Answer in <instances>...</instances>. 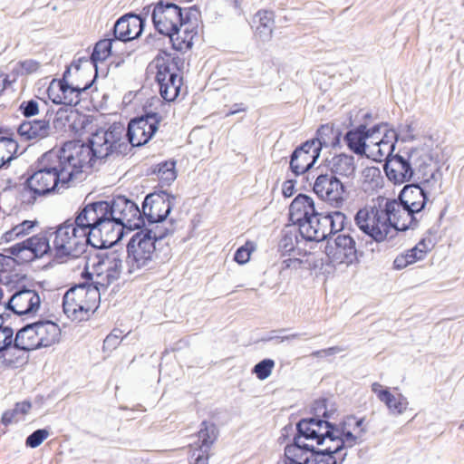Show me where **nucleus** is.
Returning <instances> with one entry per match:
<instances>
[{
	"label": "nucleus",
	"instance_id": "obj_28",
	"mask_svg": "<svg viewBox=\"0 0 464 464\" xmlns=\"http://www.w3.org/2000/svg\"><path fill=\"white\" fill-rule=\"evenodd\" d=\"M324 166L330 171L328 174L347 179H353L356 170L354 157L345 153L336 154L331 159H326Z\"/></svg>",
	"mask_w": 464,
	"mask_h": 464
},
{
	"label": "nucleus",
	"instance_id": "obj_41",
	"mask_svg": "<svg viewBox=\"0 0 464 464\" xmlns=\"http://www.w3.org/2000/svg\"><path fill=\"white\" fill-rule=\"evenodd\" d=\"M329 227L332 235L347 230L349 233L353 232L351 221H348L346 215L339 210L326 212Z\"/></svg>",
	"mask_w": 464,
	"mask_h": 464
},
{
	"label": "nucleus",
	"instance_id": "obj_17",
	"mask_svg": "<svg viewBox=\"0 0 464 464\" xmlns=\"http://www.w3.org/2000/svg\"><path fill=\"white\" fill-rule=\"evenodd\" d=\"M326 428L330 429L329 441L335 443V446H326L324 448L325 452L333 459H337V464H342L346 459L347 453L344 452L341 457H338V455L341 454L344 449L352 448L356 445L361 435L353 434L351 430L346 429L347 425L343 422L337 425L330 421V423H326Z\"/></svg>",
	"mask_w": 464,
	"mask_h": 464
},
{
	"label": "nucleus",
	"instance_id": "obj_40",
	"mask_svg": "<svg viewBox=\"0 0 464 464\" xmlns=\"http://www.w3.org/2000/svg\"><path fill=\"white\" fill-rule=\"evenodd\" d=\"M95 81L96 78L93 77V79L86 82L83 87L73 86L68 82V88L61 92V104L66 106H76L81 101V94L85 91L89 90Z\"/></svg>",
	"mask_w": 464,
	"mask_h": 464
},
{
	"label": "nucleus",
	"instance_id": "obj_45",
	"mask_svg": "<svg viewBox=\"0 0 464 464\" xmlns=\"http://www.w3.org/2000/svg\"><path fill=\"white\" fill-rule=\"evenodd\" d=\"M96 273L95 282H92L91 284V296L90 299H93V301L100 300L101 292H105L109 285L112 283H109L107 274L103 269H99V271H94Z\"/></svg>",
	"mask_w": 464,
	"mask_h": 464
},
{
	"label": "nucleus",
	"instance_id": "obj_24",
	"mask_svg": "<svg viewBox=\"0 0 464 464\" xmlns=\"http://www.w3.org/2000/svg\"><path fill=\"white\" fill-rule=\"evenodd\" d=\"M110 32L118 41L127 43L142 34V22L135 20L132 13H127L116 20Z\"/></svg>",
	"mask_w": 464,
	"mask_h": 464
},
{
	"label": "nucleus",
	"instance_id": "obj_8",
	"mask_svg": "<svg viewBox=\"0 0 464 464\" xmlns=\"http://www.w3.org/2000/svg\"><path fill=\"white\" fill-rule=\"evenodd\" d=\"M277 464H337V459L328 455L324 449H316L314 444L293 439L285 445Z\"/></svg>",
	"mask_w": 464,
	"mask_h": 464
},
{
	"label": "nucleus",
	"instance_id": "obj_4",
	"mask_svg": "<svg viewBox=\"0 0 464 464\" xmlns=\"http://www.w3.org/2000/svg\"><path fill=\"white\" fill-rule=\"evenodd\" d=\"M66 144L82 165V169H92L97 160H102L111 155H126L130 150L125 126L121 122H113L108 127H101L92 131L86 142L69 140Z\"/></svg>",
	"mask_w": 464,
	"mask_h": 464
},
{
	"label": "nucleus",
	"instance_id": "obj_3",
	"mask_svg": "<svg viewBox=\"0 0 464 464\" xmlns=\"http://www.w3.org/2000/svg\"><path fill=\"white\" fill-rule=\"evenodd\" d=\"M83 169L65 143L44 152L27 170L28 182L44 196L53 193L59 187L67 188L69 183Z\"/></svg>",
	"mask_w": 464,
	"mask_h": 464
},
{
	"label": "nucleus",
	"instance_id": "obj_13",
	"mask_svg": "<svg viewBox=\"0 0 464 464\" xmlns=\"http://www.w3.org/2000/svg\"><path fill=\"white\" fill-rule=\"evenodd\" d=\"M176 202V196L166 190L148 194L142 202V218L145 224L164 223Z\"/></svg>",
	"mask_w": 464,
	"mask_h": 464
},
{
	"label": "nucleus",
	"instance_id": "obj_1",
	"mask_svg": "<svg viewBox=\"0 0 464 464\" xmlns=\"http://www.w3.org/2000/svg\"><path fill=\"white\" fill-rule=\"evenodd\" d=\"M52 230L53 228H49L26 238L43 237L47 241L49 248L41 256L34 258L29 263L52 253H53V260L63 263L70 258L74 259L82 255L86 256L91 246H100V242L103 241V235L101 234V228L96 226L88 204L80 208L73 218L66 219L53 231Z\"/></svg>",
	"mask_w": 464,
	"mask_h": 464
},
{
	"label": "nucleus",
	"instance_id": "obj_61",
	"mask_svg": "<svg viewBox=\"0 0 464 464\" xmlns=\"http://www.w3.org/2000/svg\"><path fill=\"white\" fill-rule=\"evenodd\" d=\"M200 14V11L197 5L189 7L186 13L183 12V19L181 21V26L187 24L191 21L192 18L197 19Z\"/></svg>",
	"mask_w": 464,
	"mask_h": 464
},
{
	"label": "nucleus",
	"instance_id": "obj_63",
	"mask_svg": "<svg viewBox=\"0 0 464 464\" xmlns=\"http://www.w3.org/2000/svg\"><path fill=\"white\" fill-rule=\"evenodd\" d=\"M36 224L37 221L24 220L22 223L16 225L15 227L17 228L18 233L23 237L27 235Z\"/></svg>",
	"mask_w": 464,
	"mask_h": 464
},
{
	"label": "nucleus",
	"instance_id": "obj_51",
	"mask_svg": "<svg viewBox=\"0 0 464 464\" xmlns=\"http://www.w3.org/2000/svg\"><path fill=\"white\" fill-rule=\"evenodd\" d=\"M254 249L253 244L246 242L244 246H241L236 250L234 260L239 265H245L249 261L250 255Z\"/></svg>",
	"mask_w": 464,
	"mask_h": 464
},
{
	"label": "nucleus",
	"instance_id": "obj_16",
	"mask_svg": "<svg viewBox=\"0 0 464 464\" xmlns=\"http://www.w3.org/2000/svg\"><path fill=\"white\" fill-rule=\"evenodd\" d=\"M41 307L38 292L25 285H18L10 299L5 303V310L19 316L34 317Z\"/></svg>",
	"mask_w": 464,
	"mask_h": 464
},
{
	"label": "nucleus",
	"instance_id": "obj_26",
	"mask_svg": "<svg viewBox=\"0 0 464 464\" xmlns=\"http://www.w3.org/2000/svg\"><path fill=\"white\" fill-rule=\"evenodd\" d=\"M380 218L382 222V225L385 230L388 231V235L391 230H396L397 221L401 218V212L405 213L404 204L401 199H387L382 198L381 201H379V208H376Z\"/></svg>",
	"mask_w": 464,
	"mask_h": 464
},
{
	"label": "nucleus",
	"instance_id": "obj_21",
	"mask_svg": "<svg viewBox=\"0 0 464 464\" xmlns=\"http://www.w3.org/2000/svg\"><path fill=\"white\" fill-rule=\"evenodd\" d=\"M329 420L323 419L303 418L295 425V434L293 439L300 442L305 440L315 441L316 445H324L325 440H329L330 429L326 428Z\"/></svg>",
	"mask_w": 464,
	"mask_h": 464
},
{
	"label": "nucleus",
	"instance_id": "obj_14",
	"mask_svg": "<svg viewBox=\"0 0 464 464\" xmlns=\"http://www.w3.org/2000/svg\"><path fill=\"white\" fill-rule=\"evenodd\" d=\"M313 190L319 198L336 208L343 205L349 194L345 184L338 177L328 173L317 176Z\"/></svg>",
	"mask_w": 464,
	"mask_h": 464
},
{
	"label": "nucleus",
	"instance_id": "obj_22",
	"mask_svg": "<svg viewBox=\"0 0 464 464\" xmlns=\"http://www.w3.org/2000/svg\"><path fill=\"white\" fill-rule=\"evenodd\" d=\"M198 445L190 450L189 464H208L209 450L218 438L214 423L203 420L198 432Z\"/></svg>",
	"mask_w": 464,
	"mask_h": 464
},
{
	"label": "nucleus",
	"instance_id": "obj_34",
	"mask_svg": "<svg viewBox=\"0 0 464 464\" xmlns=\"http://www.w3.org/2000/svg\"><path fill=\"white\" fill-rule=\"evenodd\" d=\"M175 222L176 221L173 218H170L169 227H163L161 225L162 223H155L151 226L145 224L144 227L138 228L137 231L143 232V236H147V237L150 238V241H152V244L157 246V244L160 245L161 241L165 237L174 233Z\"/></svg>",
	"mask_w": 464,
	"mask_h": 464
},
{
	"label": "nucleus",
	"instance_id": "obj_39",
	"mask_svg": "<svg viewBox=\"0 0 464 464\" xmlns=\"http://www.w3.org/2000/svg\"><path fill=\"white\" fill-rule=\"evenodd\" d=\"M13 132L10 130L0 128V148L2 155H5L7 163H10L17 154L19 145L13 138Z\"/></svg>",
	"mask_w": 464,
	"mask_h": 464
},
{
	"label": "nucleus",
	"instance_id": "obj_7",
	"mask_svg": "<svg viewBox=\"0 0 464 464\" xmlns=\"http://www.w3.org/2000/svg\"><path fill=\"white\" fill-rule=\"evenodd\" d=\"M112 246H92L84 256V258H87V266H92L94 271L103 269L109 283L117 281L121 274L126 275V266L123 265L121 254L116 250H108Z\"/></svg>",
	"mask_w": 464,
	"mask_h": 464
},
{
	"label": "nucleus",
	"instance_id": "obj_2",
	"mask_svg": "<svg viewBox=\"0 0 464 464\" xmlns=\"http://www.w3.org/2000/svg\"><path fill=\"white\" fill-rule=\"evenodd\" d=\"M101 234L105 233L100 246H115L124 237V230L144 227L142 208L124 195H114L111 200L88 203Z\"/></svg>",
	"mask_w": 464,
	"mask_h": 464
},
{
	"label": "nucleus",
	"instance_id": "obj_23",
	"mask_svg": "<svg viewBox=\"0 0 464 464\" xmlns=\"http://www.w3.org/2000/svg\"><path fill=\"white\" fill-rule=\"evenodd\" d=\"M298 231L306 241H328V238L332 236V230L329 227L326 212L317 210L307 222L300 225Z\"/></svg>",
	"mask_w": 464,
	"mask_h": 464
},
{
	"label": "nucleus",
	"instance_id": "obj_60",
	"mask_svg": "<svg viewBox=\"0 0 464 464\" xmlns=\"http://www.w3.org/2000/svg\"><path fill=\"white\" fill-rule=\"evenodd\" d=\"M20 66L24 72L33 73L39 69L40 63L35 60L28 59L20 62Z\"/></svg>",
	"mask_w": 464,
	"mask_h": 464
},
{
	"label": "nucleus",
	"instance_id": "obj_10",
	"mask_svg": "<svg viewBox=\"0 0 464 464\" xmlns=\"http://www.w3.org/2000/svg\"><path fill=\"white\" fill-rule=\"evenodd\" d=\"M87 264L84 270L82 272L81 276L82 282L70 287L63 297V308L64 314L73 320L82 321L81 316L82 314H87L91 307L82 304V298L91 296V284L95 282L93 280V274L88 271Z\"/></svg>",
	"mask_w": 464,
	"mask_h": 464
},
{
	"label": "nucleus",
	"instance_id": "obj_42",
	"mask_svg": "<svg viewBox=\"0 0 464 464\" xmlns=\"http://www.w3.org/2000/svg\"><path fill=\"white\" fill-rule=\"evenodd\" d=\"M181 27L182 26H179V29L176 32H169L168 34H161L164 36H168L169 38L171 46L176 51L188 50L192 47V39H193L192 31L189 32L188 29L186 28L184 30L185 36L181 37L179 35Z\"/></svg>",
	"mask_w": 464,
	"mask_h": 464
},
{
	"label": "nucleus",
	"instance_id": "obj_52",
	"mask_svg": "<svg viewBox=\"0 0 464 464\" xmlns=\"http://www.w3.org/2000/svg\"><path fill=\"white\" fill-rule=\"evenodd\" d=\"M396 131L399 135V139H401L402 142L413 141L416 140V137L413 134V121H406L405 124H400Z\"/></svg>",
	"mask_w": 464,
	"mask_h": 464
},
{
	"label": "nucleus",
	"instance_id": "obj_18",
	"mask_svg": "<svg viewBox=\"0 0 464 464\" xmlns=\"http://www.w3.org/2000/svg\"><path fill=\"white\" fill-rule=\"evenodd\" d=\"M324 252L332 262L351 265L358 260L354 237L349 233L339 234L333 242L326 243Z\"/></svg>",
	"mask_w": 464,
	"mask_h": 464
},
{
	"label": "nucleus",
	"instance_id": "obj_44",
	"mask_svg": "<svg viewBox=\"0 0 464 464\" xmlns=\"http://www.w3.org/2000/svg\"><path fill=\"white\" fill-rule=\"evenodd\" d=\"M295 241L297 242L296 231L292 230V226H288L282 231V237L278 242V251L283 256L290 255L295 250Z\"/></svg>",
	"mask_w": 464,
	"mask_h": 464
},
{
	"label": "nucleus",
	"instance_id": "obj_46",
	"mask_svg": "<svg viewBox=\"0 0 464 464\" xmlns=\"http://www.w3.org/2000/svg\"><path fill=\"white\" fill-rule=\"evenodd\" d=\"M9 314H0V334H3L4 339L2 340V344L0 345V355L4 353V352L7 351L12 346L14 347V329L9 325H3L4 322L9 317Z\"/></svg>",
	"mask_w": 464,
	"mask_h": 464
},
{
	"label": "nucleus",
	"instance_id": "obj_37",
	"mask_svg": "<svg viewBox=\"0 0 464 464\" xmlns=\"http://www.w3.org/2000/svg\"><path fill=\"white\" fill-rule=\"evenodd\" d=\"M398 140L399 135L394 129H385L382 139L375 143L376 154L385 158L394 155Z\"/></svg>",
	"mask_w": 464,
	"mask_h": 464
},
{
	"label": "nucleus",
	"instance_id": "obj_49",
	"mask_svg": "<svg viewBox=\"0 0 464 464\" xmlns=\"http://www.w3.org/2000/svg\"><path fill=\"white\" fill-rule=\"evenodd\" d=\"M311 413L313 414L310 419H323L328 420L332 413L327 410V400L320 398L315 400L311 407Z\"/></svg>",
	"mask_w": 464,
	"mask_h": 464
},
{
	"label": "nucleus",
	"instance_id": "obj_29",
	"mask_svg": "<svg viewBox=\"0 0 464 464\" xmlns=\"http://www.w3.org/2000/svg\"><path fill=\"white\" fill-rule=\"evenodd\" d=\"M343 132L340 128L335 127L334 124H324L317 130L315 137L309 140L314 141V148L318 149L319 153L323 148H340L341 138Z\"/></svg>",
	"mask_w": 464,
	"mask_h": 464
},
{
	"label": "nucleus",
	"instance_id": "obj_56",
	"mask_svg": "<svg viewBox=\"0 0 464 464\" xmlns=\"http://www.w3.org/2000/svg\"><path fill=\"white\" fill-rule=\"evenodd\" d=\"M364 422V418H357L353 415L347 416L345 420L343 421V423H345V425L352 426L353 425L354 429H360L359 435H362L366 432V430L362 427Z\"/></svg>",
	"mask_w": 464,
	"mask_h": 464
},
{
	"label": "nucleus",
	"instance_id": "obj_20",
	"mask_svg": "<svg viewBox=\"0 0 464 464\" xmlns=\"http://www.w3.org/2000/svg\"><path fill=\"white\" fill-rule=\"evenodd\" d=\"M314 140H306L297 146L290 155L289 169L296 177L308 172L320 157Z\"/></svg>",
	"mask_w": 464,
	"mask_h": 464
},
{
	"label": "nucleus",
	"instance_id": "obj_62",
	"mask_svg": "<svg viewBox=\"0 0 464 464\" xmlns=\"http://www.w3.org/2000/svg\"><path fill=\"white\" fill-rule=\"evenodd\" d=\"M296 180L290 179H286L282 186V193L285 198L292 197L295 192Z\"/></svg>",
	"mask_w": 464,
	"mask_h": 464
},
{
	"label": "nucleus",
	"instance_id": "obj_19",
	"mask_svg": "<svg viewBox=\"0 0 464 464\" xmlns=\"http://www.w3.org/2000/svg\"><path fill=\"white\" fill-rule=\"evenodd\" d=\"M436 183L432 180L430 184H424L422 176L418 177V181L407 184L399 193V199L402 201L405 207V213H420L422 211L428 202L427 188H431Z\"/></svg>",
	"mask_w": 464,
	"mask_h": 464
},
{
	"label": "nucleus",
	"instance_id": "obj_53",
	"mask_svg": "<svg viewBox=\"0 0 464 464\" xmlns=\"http://www.w3.org/2000/svg\"><path fill=\"white\" fill-rule=\"evenodd\" d=\"M18 111L24 117L30 118L39 113V104L34 99L24 101L20 103Z\"/></svg>",
	"mask_w": 464,
	"mask_h": 464
},
{
	"label": "nucleus",
	"instance_id": "obj_25",
	"mask_svg": "<svg viewBox=\"0 0 464 464\" xmlns=\"http://www.w3.org/2000/svg\"><path fill=\"white\" fill-rule=\"evenodd\" d=\"M316 211L314 199L306 194L300 193L289 206V220L300 228V225L307 222Z\"/></svg>",
	"mask_w": 464,
	"mask_h": 464
},
{
	"label": "nucleus",
	"instance_id": "obj_58",
	"mask_svg": "<svg viewBox=\"0 0 464 464\" xmlns=\"http://www.w3.org/2000/svg\"><path fill=\"white\" fill-rule=\"evenodd\" d=\"M362 124H365L364 131L366 132L367 139L374 138V136L376 134H380L381 133V130L382 128L387 129V127L389 126V124L387 122L377 123V124H374L373 126H372L370 128L367 127L368 126L367 122H363Z\"/></svg>",
	"mask_w": 464,
	"mask_h": 464
},
{
	"label": "nucleus",
	"instance_id": "obj_31",
	"mask_svg": "<svg viewBox=\"0 0 464 464\" xmlns=\"http://www.w3.org/2000/svg\"><path fill=\"white\" fill-rule=\"evenodd\" d=\"M118 40L111 35V33H108L103 39L99 40L93 46L92 52L90 55V62L92 64L95 74L94 77H98V63L104 62L107 58L113 55L112 48L113 44Z\"/></svg>",
	"mask_w": 464,
	"mask_h": 464
},
{
	"label": "nucleus",
	"instance_id": "obj_12",
	"mask_svg": "<svg viewBox=\"0 0 464 464\" xmlns=\"http://www.w3.org/2000/svg\"><path fill=\"white\" fill-rule=\"evenodd\" d=\"M354 223L358 228L367 237L364 246L367 250L374 252L373 245H378L388 238V231L382 226L376 207L360 208L354 216Z\"/></svg>",
	"mask_w": 464,
	"mask_h": 464
},
{
	"label": "nucleus",
	"instance_id": "obj_35",
	"mask_svg": "<svg viewBox=\"0 0 464 464\" xmlns=\"http://www.w3.org/2000/svg\"><path fill=\"white\" fill-rule=\"evenodd\" d=\"M151 174L156 175L161 187H169L177 178L176 161L169 160L151 167Z\"/></svg>",
	"mask_w": 464,
	"mask_h": 464
},
{
	"label": "nucleus",
	"instance_id": "obj_36",
	"mask_svg": "<svg viewBox=\"0 0 464 464\" xmlns=\"http://www.w3.org/2000/svg\"><path fill=\"white\" fill-rule=\"evenodd\" d=\"M379 400L383 402L390 412L394 415L402 414L409 405V401L405 396L401 393L395 396L388 388L379 392Z\"/></svg>",
	"mask_w": 464,
	"mask_h": 464
},
{
	"label": "nucleus",
	"instance_id": "obj_59",
	"mask_svg": "<svg viewBox=\"0 0 464 464\" xmlns=\"http://www.w3.org/2000/svg\"><path fill=\"white\" fill-rule=\"evenodd\" d=\"M435 244L436 242L433 241L430 237H425L419 241L416 246H419L420 248L419 253H421L423 256H425L427 252L430 251L435 246Z\"/></svg>",
	"mask_w": 464,
	"mask_h": 464
},
{
	"label": "nucleus",
	"instance_id": "obj_15",
	"mask_svg": "<svg viewBox=\"0 0 464 464\" xmlns=\"http://www.w3.org/2000/svg\"><path fill=\"white\" fill-rule=\"evenodd\" d=\"M182 19L183 8L172 2L159 0L152 8V24L160 34L176 32Z\"/></svg>",
	"mask_w": 464,
	"mask_h": 464
},
{
	"label": "nucleus",
	"instance_id": "obj_54",
	"mask_svg": "<svg viewBox=\"0 0 464 464\" xmlns=\"http://www.w3.org/2000/svg\"><path fill=\"white\" fill-rule=\"evenodd\" d=\"M121 332L120 330H118V329L112 330V332L109 335H107L103 341V349L104 350L115 349L121 342Z\"/></svg>",
	"mask_w": 464,
	"mask_h": 464
},
{
	"label": "nucleus",
	"instance_id": "obj_11",
	"mask_svg": "<svg viewBox=\"0 0 464 464\" xmlns=\"http://www.w3.org/2000/svg\"><path fill=\"white\" fill-rule=\"evenodd\" d=\"M162 116L159 112L144 109L141 115L136 116L125 128L127 140L130 147H141L147 144L156 134Z\"/></svg>",
	"mask_w": 464,
	"mask_h": 464
},
{
	"label": "nucleus",
	"instance_id": "obj_43",
	"mask_svg": "<svg viewBox=\"0 0 464 464\" xmlns=\"http://www.w3.org/2000/svg\"><path fill=\"white\" fill-rule=\"evenodd\" d=\"M44 197L42 192L28 182L25 179L23 187L17 192V199L22 205L30 206L35 203L38 198Z\"/></svg>",
	"mask_w": 464,
	"mask_h": 464
},
{
	"label": "nucleus",
	"instance_id": "obj_50",
	"mask_svg": "<svg viewBox=\"0 0 464 464\" xmlns=\"http://www.w3.org/2000/svg\"><path fill=\"white\" fill-rule=\"evenodd\" d=\"M50 435L48 429H38L33 431L25 439V446L27 448L35 449L40 446Z\"/></svg>",
	"mask_w": 464,
	"mask_h": 464
},
{
	"label": "nucleus",
	"instance_id": "obj_57",
	"mask_svg": "<svg viewBox=\"0 0 464 464\" xmlns=\"http://www.w3.org/2000/svg\"><path fill=\"white\" fill-rule=\"evenodd\" d=\"M154 4H151V5H146L142 8V10L140 11V14H135V13H132V17L135 19V20H138L140 22H142V29L144 30V27H145V24H146V20L148 18V16L150 14L151 15V13H152V8L154 7Z\"/></svg>",
	"mask_w": 464,
	"mask_h": 464
},
{
	"label": "nucleus",
	"instance_id": "obj_64",
	"mask_svg": "<svg viewBox=\"0 0 464 464\" xmlns=\"http://www.w3.org/2000/svg\"><path fill=\"white\" fill-rule=\"evenodd\" d=\"M31 408H32L31 401L28 400H25V401H23L20 402H16L14 404V407L13 408V410L16 415L17 414L24 415V414L28 413V411H30Z\"/></svg>",
	"mask_w": 464,
	"mask_h": 464
},
{
	"label": "nucleus",
	"instance_id": "obj_27",
	"mask_svg": "<svg viewBox=\"0 0 464 464\" xmlns=\"http://www.w3.org/2000/svg\"><path fill=\"white\" fill-rule=\"evenodd\" d=\"M36 328L38 341L36 345L40 348L50 347L59 342L61 336V329L59 325L47 319H39L33 323L27 324V328Z\"/></svg>",
	"mask_w": 464,
	"mask_h": 464
},
{
	"label": "nucleus",
	"instance_id": "obj_38",
	"mask_svg": "<svg viewBox=\"0 0 464 464\" xmlns=\"http://www.w3.org/2000/svg\"><path fill=\"white\" fill-rule=\"evenodd\" d=\"M258 19V24L256 28V34L262 41H268L272 37L274 25V13L271 11H258L255 20Z\"/></svg>",
	"mask_w": 464,
	"mask_h": 464
},
{
	"label": "nucleus",
	"instance_id": "obj_30",
	"mask_svg": "<svg viewBox=\"0 0 464 464\" xmlns=\"http://www.w3.org/2000/svg\"><path fill=\"white\" fill-rule=\"evenodd\" d=\"M49 120L24 121L17 129V133L24 140L42 139L48 136Z\"/></svg>",
	"mask_w": 464,
	"mask_h": 464
},
{
	"label": "nucleus",
	"instance_id": "obj_48",
	"mask_svg": "<svg viewBox=\"0 0 464 464\" xmlns=\"http://www.w3.org/2000/svg\"><path fill=\"white\" fill-rule=\"evenodd\" d=\"M275 367V361L266 358L257 362L252 369V373L256 374L257 379L264 381L267 379Z\"/></svg>",
	"mask_w": 464,
	"mask_h": 464
},
{
	"label": "nucleus",
	"instance_id": "obj_33",
	"mask_svg": "<svg viewBox=\"0 0 464 464\" xmlns=\"http://www.w3.org/2000/svg\"><path fill=\"white\" fill-rule=\"evenodd\" d=\"M36 328H27V324L21 327L15 335L14 348L23 352H30L39 349L36 345L38 334Z\"/></svg>",
	"mask_w": 464,
	"mask_h": 464
},
{
	"label": "nucleus",
	"instance_id": "obj_5",
	"mask_svg": "<svg viewBox=\"0 0 464 464\" xmlns=\"http://www.w3.org/2000/svg\"><path fill=\"white\" fill-rule=\"evenodd\" d=\"M384 160L385 175L395 185L409 182L415 172L422 176L424 184H430L432 180L437 182L440 176L439 169L433 170L430 167L431 155L420 148H404Z\"/></svg>",
	"mask_w": 464,
	"mask_h": 464
},
{
	"label": "nucleus",
	"instance_id": "obj_9",
	"mask_svg": "<svg viewBox=\"0 0 464 464\" xmlns=\"http://www.w3.org/2000/svg\"><path fill=\"white\" fill-rule=\"evenodd\" d=\"M157 73L156 82L159 85V92L161 98L168 102H174L179 95L182 86V77H178L177 63L175 58H170L166 54V57L158 55L155 60Z\"/></svg>",
	"mask_w": 464,
	"mask_h": 464
},
{
	"label": "nucleus",
	"instance_id": "obj_6",
	"mask_svg": "<svg viewBox=\"0 0 464 464\" xmlns=\"http://www.w3.org/2000/svg\"><path fill=\"white\" fill-rule=\"evenodd\" d=\"M160 252L161 248L153 245L147 236H143V232H135L126 246V275L131 276L144 268H150L152 263L159 259L162 262Z\"/></svg>",
	"mask_w": 464,
	"mask_h": 464
},
{
	"label": "nucleus",
	"instance_id": "obj_32",
	"mask_svg": "<svg viewBox=\"0 0 464 464\" xmlns=\"http://www.w3.org/2000/svg\"><path fill=\"white\" fill-rule=\"evenodd\" d=\"M364 130L365 124H360L349 130L343 136V141L348 149L360 156L365 154L367 148L366 140L368 139Z\"/></svg>",
	"mask_w": 464,
	"mask_h": 464
},
{
	"label": "nucleus",
	"instance_id": "obj_47",
	"mask_svg": "<svg viewBox=\"0 0 464 464\" xmlns=\"http://www.w3.org/2000/svg\"><path fill=\"white\" fill-rule=\"evenodd\" d=\"M67 88L68 81L53 79L46 91L48 98L54 104H61V92L66 90Z\"/></svg>",
	"mask_w": 464,
	"mask_h": 464
},
{
	"label": "nucleus",
	"instance_id": "obj_55",
	"mask_svg": "<svg viewBox=\"0 0 464 464\" xmlns=\"http://www.w3.org/2000/svg\"><path fill=\"white\" fill-rule=\"evenodd\" d=\"M365 179L371 178V180L374 183V186H379L382 182V177L379 168L371 167L367 168L363 171Z\"/></svg>",
	"mask_w": 464,
	"mask_h": 464
}]
</instances>
